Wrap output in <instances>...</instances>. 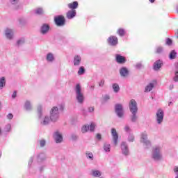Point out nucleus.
<instances>
[{"mask_svg":"<svg viewBox=\"0 0 178 178\" xmlns=\"http://www.w3.org/2000/svg\"><path fill=\"white\" fill-rule=\"evenodd\" d=\"M129 109L131 113L133 114V116L131 118L132 122H136L137 120V115H136V113H137V111H138V108H137V102L134 99H131L129 102Z\"/></svg>","mask_w":178,"mask_h":178,"instance_id":"obj_1","label":"nucleus"},{"mask_svg":"<svg viewBox=\"0 0 178 178\" xmlns=\"http://www.w3.org/2000/svg\"><path fill=\"white\" fill-rule=\"evenodd\" d=\"M75 91L79 104H83L84 102V95L81 92V86H80V83L76 84Z\"/></svg>","mask_w":178,"mask_h":178,"instance_id":"obj_2","label":"nucleus"},{"mask_svg":"<svg viewBox=\"0 0 178 178\" xmlns=\"http://www.w3.org/2000/svg\"><path fill=\"white\" fill-rule=\"evenodd\" d=\"M50 119L51 122H56L59 119V108L54 106L50 111Z\"/></svg>","mask_w":178,"mask_h":178,"instance_id":"obj_3","label":"nucleus"},{"mask_svg":"<svg viewBox=\"0 0 178 178\" xmlns=\"http://www.w3.org/2000/svg\"><path fill=\"white\" fill-rule=\"evenodd\" d=\"M112 140L114 145L116 147L119 143V134L115 128L111 129Z\"/></svg>","mask_w":178,"mask_h":178,"instance_id":"obj_4","label":"nucleus"},{"mask_svg":"<svg viewBox=\"0 0 178 178\" xmlns=\"http://www.w3.org/2000/svg\"><path fill=\"white\" fill-rule=\"evenodd\" d=\"M54 21L56 26H65V19L63 15H58L57 17H55Z\"/></svg>","mask_w":178,"mask_h":178,"instance_id":"obj_5","label":"nucleus"},{"mask_svg":"<svg viewBox=\"0 0 178 178\" xmlns=\"http://www.w3.org/2000/svg\"><path fill=\"white\" fill-rule=\"evenodd\" d=\"M115 113L118 115V118H123V106L120 104H117L115 106Z\"/></svg>","mask_w":178,"mask_h":178,"instance_id":"obj_6","label":"nucleus"},{"mask_svg":"<svg viewBox=\"0 0 178 178\" xmlns=\"http://www.w3.org/2000/svg\"><path fill=\"white\" fill-rule=\"evenodd\" d=\"M163 111L162 109H159L156 113V119L157 121V123L159 124H161V123H162V122H163Z\"/></svg>","mask_w":178,"mask_h":178,"instance_id":"obj_7","label":"nucleus"},{"mask_svg":"<svg viewBox=\"0 0 178 178\" xmlns=\"http://www.w3.org/2000/svg\"><path fill=\"white\" fill-rule=\"evenodd\" d=\"M159 147H155L153 149L152 158L154 159V161H159L160 159H161L162 156L161 155V153H159Z\"/></svg>","mask_w":178,"mask_h":178,"instance_id":"obj_8","label":"nucleus"},{"mask_svg":"<svg viewBox=\"0 0 178 178\" xmlns=\"http://www.w3.org/2000/svg\"><path fill=\"white\" fill-rule=\"evenodd\" d=\"M118 40L116 36L111 35L108 38V43L110 45H118Z\"/></svg>","mask_w":178,"mask_h":178,"instance_id":"obj_9","label":"nucleus"},{"mask_svg":"<svg viewBox=\"0 0 178 178\" xmlns=\"http://www.w3.org/2000/svg\"><path fill=\"white\" fill-rule=\"evenodd\" d=\"M115 60L117 63L120 65H123V63H126V58L120 54H116Z\"/></svg>","mask_w":178,"mask_h":178,"instance_id":"obj_10","label":"nucleus"},{"mask_svg":"<svg viewBox=\"0 0 178 178\" xmlns=\"http://www.w3.org/2000/svg\"><path fill=\"white\" fill-rule=\"evenodd\" d=\"M147 138L148 135L147 134V133H143L141 135V143L146 144V145H149V144H151V142H149V140H147Z\"/></svg>","mask_w":178,"mask_h":178,"instance_id":"obj_11","label":"nucleus"},{"mask_svg":"<svg viewBox=\"0 0 178 178\" xmlns=\"http://www.w3.org/2000/svg\"><path fill=\"white\" fill-rule=\"evenodd\" d=\"M120 74L122 77H127V76H129V70L124 67H122L120 70Z\"/></svg>","mask_w":178,"mask_h":178,"instance_id":"obj_12","label":"nucleus"},{"mask_svg":"<svg viewBox=\"0 0 178 178\" xmlns=\"http://www.w3.org/2000/svg\"><path fill=\"white\" fill-rule=\"evenodd\" d=\"M69 9H71V10H76L77 8H79V2L74 1L72 3H70L67 5Z\"/></svg>","mask_w":178,"mask_h":178,"instance_id":"obj_13","label":"nucleus"},{"mask_svg":"<svg viewBox=\"0 0 178 178\" xmlns=\"http://www.w3.org/2000/svg\"><path fill=\"white\" fill-rule=\"evenodd\" d=\"M155 84H156V81H154L153 83H149L145 88V92H149L154 88L155 86Z\"/></svg>","mask_w":178,"mask_h":178,"instance_id":"obj_14","label":"nucleus"},{"mask_svg":"<svg viewBox=\"0 0 178 178\" xmlns=\"http://www.w3.org/2000/svg\"><path fill=\"white\" fill-rule=\"evenodd\" d=\"M76 10H70L66 13L67 19H73L76 16Z\"/></svg>","mask_w":178,"mask_h":178,"instance_id":"obj_15","label":"nucleus"},{"mask_svg":"<svg viewBox=\"0 0 178 178\" xmlns=\"http://www.w3.org/2000/svg\"><path fill=\"white\" fill-rule=\"evenodd\" d=\"M121 149H122V153L124 155H129V149L127 148V145H126V143L124 142L122 143Z\"/></svg>","mask_w":178,"mask_h":178,"instance_id":"obj_16","label":"nucleus"},{"mask_svg":"<svg viewBox=\"0 0 178 178\" xmlns=\"http://www.w3.org/2000/svg\"><path fill=\"white\" fill-rule=\"evenodd\" d=\"M55 140L57 143H62V141H63V137H62V134H59L58 131L55 133Z\"/></svg>","mask_w":178,"mask_h":178,"instance_id":"obj_17","label":"nucleus"},{"mask_svg":"<svg viewBox=\"0 0 178 178\" xmlns=\"http://www.w3.org/2000/svg\"><path fill=\"white\" fill-rule=\"evenodd\" d=\"M162 67V61L161 60H156L153 66L154 70H159Z\"/></svg>","mask_w":178,"mask_h":178,"instance_id":"obj_18","label":"nucleus"},{"mask_svg":"<svg viewBox=\"0 0 178 178\" xmlns=\"http://www.w3.org/2000/svg\"><path fill=\"white\" fill-rule=\"evenodd\" d=\"M49 31V25L48 24H43L41 27V31L40 32L42 33V34H47V33Z\"/></svg>","mask_w":178,"mask_h":178,"instance_id":"obj_19","label":"nucleus"},{"mask_svg":"<svg viewBox=\"0 0 178 178\" xmlns=\"http://www.w3.org/2000/svg\"><path fill=\"white\" fill-rule=\"evenodd\" d=\"M81 62V57L80 56H75L74 58V65L79 66Z\"/></svg>","mask_w":178,"mask_h":178,"instance_id":"obj_20","label":"nucleus"},{"mask_svg":"<svg viewBox=\"0 0 178 178\" xmlns=\"http://www.w3.org/2000/svg\"><path fill=\"white\" fill-rule=\"evenodd\" d=\"M24 108L26 111H31V109H33V107L31 106V102H30L29 100H26L24 104Z\"/></svg>","mask_w":178,"mask_h":178,"instance_id":"obj_21","label":"nucleus"},{"mask_svg":"<svg viewBox=\"0 0 178 178\" xmlns=\"http://www.w3.org/2000/svg\"><path fill=\"white\" fill-rule=\"evenodd\" d=\"M6 36L9 40H11L12 37H13V32L10 29H6Z\"/></svg>","mask_w":178,"mask_h":178,"instance_id":"obj_22","label":"nucleus"},{"mask_svg":"<svg viewBox=\"0 0 178 178\" xmlns=\"http://www.w3.org/2000/svg\"><path fill=\"white\" fill-rule=\"evenodd\" d=\"M117 33L118 34H119V35H120V37H123V35L126 34V31H124V29H123L122 28H120L117 31Z\"/></svg>","mask_w":178,"mask_h":178,"instance_id":"obj_23","label":"nucleus"},{"mask_svg":"<svg viewBox=\"0 0 178 178\" xmlns=\"http://www.w3.org/2000/svg\"><path fill=\"white\" fill-rule=\"evenodd\" d=\"M54 59V54H52L51 53H49L47 56V60H48L49 62H52Z\"/></svg>","mask_w":178,"mask_h":178,"instance_id":"obj_24","label":"nucleus"},{"mask_svg":"<svg viewBox=\"0 0 178 178\" xmlns=\"http://www.w3.org/2000/svg\"><path fill=\"white\" fill-rule=\"evenodd\" d=\"M113 89L115 92H119L120 88L119 87V85L118 83L113 84Z\"/></svg>","mask_w":178,"mask_h":178,"instance_id":"obj_25","label":"nucleus"},{"mask_svg":"<svg viewBox=\"0 0 178 178\" xmlns=\"http://www.w3.org/2000/svg\"><path fill=\"white\" fill-rule=\"evenodd\" d=\"M92 175L95 177H99V176H101V172H99V170H92Z\"/></svg>","mask_w":178,"mask_h":178,"instance_id":"obj_26","label":"nucleus"},{"mask_svg":"<svg viewBox=\"0 0 178 178\" xmlns=\"http://www.w3.org/2000/svg\"><path fill=\"white\" fill-rule=\"evenodd\" d=\"M176 55H177V53H176V51L175 50H172L170 53V56H169L170 59H175Z\"/></svg>","mask_w":178,"mask_h":178,"instance_id":"obj_27","label":"nucleus"},{"mask_svg":"<svg viewBox=\"0 0 178 178\" xmlns=\"http://www.w3.org/2000/svg\"><path fill=\"white\" fill-rule=\"evenodd\" d=\"M88 130H90V126L88 125H84L81 129L82 133H87Z\"/></svg>","mask_w":178,"mask_h":178,"instance_id":"obj_28","label":"nucleus"},{"mask_svg":"<svg viewBox=\"0 0 178 178\" xmlns=\"http://www.w3.org/2000/svg\"><path fill=\"white\" fill-rule=\"evenodd\" d=\"M104 149L106 151V152H109L111 151V145L104 144Z\"/></svg>","mask_w":178,"mask_h":178,"instance_id":"obj_29","label":"nucleus"},{"mask_svg":"<svg viewBox=\"0 0 178 178\" xmlns=\"http://www.w3.org/2000/svg\"><path fill=\"white\" fill-rule=\"evenodd\" d=\"M86 70L84 69V67H80L79 70L78 71V74L81 76V74H84Z\"/></svg>","mask_w":178,"mask_h":178,"instance_id":"obj_30","label":"nucleus"},{"mask_svg":"<svg viewBox=\"0 0 178 178\" xmlns=\"http://www.w3.org/2000/svg\"><path fill=\"white\" fill-rule=\"evenodd\" d=\"M96 124L94 122H92L90 125L89 126V130L90 131H94L96 127Z\"/></svg>","mask_w":178,"mask_h":178,"instance_id":"obj_31","label":"nucleus"},{"mask_svg":"<svg viewBox=\"0 0 178 178\" xmlns=\"http://www.w3.org/2000/svg\"><path fill=\"white\" fill-rule=\"evenodd\" d=\"M36 15H42L44 13V10L42 8H38L35 10Z\"/></svg>","mask_w":178,"mask_h":178,"instance_id":"obj_32","label":"nucleus"},{"mask_svg":"<svg viewBox=\"0 0 178 178\" xmlns=\"http://www.w3.org/2000/svg\"><path fill=\"white\" fill-rule=\"evenodd\" d=\"M6 83V81H5V77H2L0 79V87H3Z\"/></svg>","mask_w":178,"mask_h":178,"instance_id":"obj_33","label":"nucleus"},{"mask_svg":"<svg viewBox=\"0 0 178 178\" xmlns=\"http://www.w3.org/2000/svg\"><path fill=\"white\" fill-rule=\"evenodd\" d=\"M50 122V120H49V117H45L44 120H43V122H42V124H48V123H49Z\"/></svg>","mask_w":178,"mask_h":178,"instance_id":"obj_34","label":"nucleus"},{"mask_svg":"<svg viewBox=\"0 0 178 178\" xmlns=\"http://www.w3.org/2000/svg\"><path fill=\"white\" fill-rule=\"evenodd\" d=\"M174 81H175V83H177L178 81V71L175 72V76L173 78Z\"/></svg>","mask_w":178,"mask_h":178,"instance_id":"obj_35","label":"nucleus"},{"mask_svg":"<svg viewBox=\"0 0 178 178\" xmlns=\"http://www.w3.org/2000/svg\"><path fill=\"white\" fill-rule=\"evenodd\" d=\"M163 51V49L161 47H157L156 49V54H161V52Z\"/></svg>","mask_w":178,"mask_h":178,"instance_id":"obj_36","label":"nucleus"},{"mask_svg":"<svg viewBox=\"0 0 178 178\" xmlns=\"http://www.w3.org/2000/svg\"><path fill=\"white\" fill-rule=\"evenodd\" d=\"M172 39L167 38V40H166V44L167 45H172Z\"/></svg>","mask_w":178,"mask_h":178,"instance_id":"obj_37","label":"nucleus"},{"mask_svg":"<svg viewBox=\"0 0 178 178\" xmlns=\"http://www.w3.org/2000/svg\"><path fill=\"white\" fill-rule=\"evenodd\" d=\"M37 111L38 112V113H41V112L42 111V106H38L37 107Z\"/></svg>","mask_w":178,"mask_h":178,"instance_id":"obj_38","label":"nucleus"},{"mask_svg":"<svg viewBox=\"0 0 178 178\" xmlns=\"http://www.w3.org/2000/svg\"><path fill=\"white\" fill-rule=\"evenodd\" d=\"M86 154L89 159H92V158H94V155H92V153H87Z\"/></svg>","mask_w":178,"mask_h":178,"instance_id":"obj_39","label":"nucleus"},{"mask_svg":"<svg viewBox=\"0 0 178 178\" xmlns=\"http://www.w3.org/2000/svg\"><path fill=\"white\" fill-rule=\"evenodd\" d=\"M22 44H24V40H23V39L17 41L18 45H22Z\"/></svg>","mask_w":178,"mask_h":178,"instance_id":"obj_40","label":"nucleus"},{"mask_svg":"<svg viewBox=\"0 0 178 178\" xmlns=\"http://www.w3.org/2000/svg\"><path fill=\"white\" fill-rule=\"evenodd\" d=\"M40 147H44L45 145V140H40Z\"/></svg>","mask_w":178,"mask_h":178,"instance_id":"obj_41","label":"nucleus"},{"mask_svg":"<svg viewBox=\"0 0 178 178\" xmlns=\"http://www.w3.org/2000/svg\"><path fill=\"white\" fill-rule=\"evenodd\" d=\"M17 94V92L16 90H15L12 95V98H13L15 99V98H16Z\"/></svg>","mask_w":178,"mask_h":178,"instance_id":"obj_42","label":"nucleus"},{"mask_svg":"<svg viewBox=\"0 0 178 178\" xmlns=\"http://www.w3.org/2000/svg\"><path fill=\"white\" fill-rule=\"evenodd\" d=\"M7 118H8V119H10V120L13 119V114L9 113V114L7 115Z\"/></svg>","mask_w":178,"mask_h":178,"instance_id":"obj_43","label":"nucleus"},{"mask_svg":"<svg viewBox=\"0 0 178 178\" xmlns=\"http://www.w3.org/2000/svg\"><path fill=\"white\" fill-rule=\"evenodd\" d=\"M129 141H130V142L134 141V136H129Z\"/></svg>","mask_w":178,"mask_h":178,"instance_id":"obj_44","label":"nucleus"},{"mask_svg":"<svg viewBox=\"0 0 178 178\" xmlns=\"http://www.w3.org/2000/svg\"><path fill=\"white\" fill-rule=\"evenodd\" d=\"M104 84H105V81H101L99 82V86L100 87H104Z\"/></svg>","mask_w":178,"mask_h":178,"instance_id":"obj_45","label":"nucleus"},{"mask_svg":"<svg viewBox=\"0 0 178 178\" xmlns=\"http://www.w3.org/2000/svg\"><path fill=\"white\" fill-rule=\"evenodd\" d=\"M11 3L15 5V3H17L19 2V0H10Z\"/></svg>","mask_w":178,"mask_h":178,"instance_id":"obj_46","label":"nucleus"},{"mask_svg":"<svg viewBox=\"0 0 178 178\" xmlns=\"http://www.w3.org/2000/svg\"><path fill=\"white\" fill-rule=\"evenodd\" d=\"M124 130H125V131H130V127L129 126H125Z\"/></svg>","mask_w":178,"mask_h":178,"instance_id":"obj_47","label":"nucleus"},{"mask_svg":"<svg viewBox=\"0 0 178 178\" xmlns=\"http://www.w3.org/2000/svg\"><path fill=\"white\" fill-rule=\"evenodd\" d=\"M96 137H97V140H101V138H102L101 134H97L96 135Z\"/></svg>","mask_w":178,"mask_h":178,"instance_id":"obj_48","label":"nucleus"},{"mask_svg":"<svg viewBox=\"0 0 178 178\" xmlns=\"http://www.w3.org/2000/svg\"><path fill=\"white\" fill-rule=\"evenodd\" d=\"M94 107H90L89 108H88V111H89V112H94Z\"/></svg>","mask_w":178,"mask_h":178,"instance_id":"obj_49","label":"nucleus"},{"mask_svg":"<svg viewBox=\"0 0 178 178\" xmlns=\"http://www.w3.org/2000/svg\"><path fill=\"white\" fill-rule=\"evenodd\" d=\"M72 140H76V136L72 135Z\"/></svg>","mask_w":178,"mask_h":178,"instance_id":"obj_50","label":"nucleus"},{"mask_svg":"<svg viewBox=\"0 0 178 178\" xmlns=\"http://www.w3.org/2000/svg\"><path fill=\"white\" fill-rule=\"evenodd\" d=\"M149 2H151L152 3H154V2H155V0H149Z\"/></svg>","mask_w":178,"mask_h":178,"instance_id":"obj_51","label":"nucleus"},{"mask_svg":"<svg viewBox=\"0 0 178 178\" xmlns=\"http://www.w3.org/2000/svg\"><path fill=\"white\" fill-rule=\"evenodd\" d=\"M0 135H1V128H0Z\"/></svg>","mask_w":178,"mask_h":178,"instance_id":"obj_52","label":"nucleus"},{"mask_svg":"<svg viewBox=\"0 0 178 178\" xmlns=\"http://www.w3.org/2000/svg\"><path fill=\"white\" fill-rule=\"evenodd\" d=\"M0 106H1V103H0Z\"/></svg>","mask_w":178,"mask_h":178,"instance_id":"obj_53","label":"nucleus"}]
</instances>
